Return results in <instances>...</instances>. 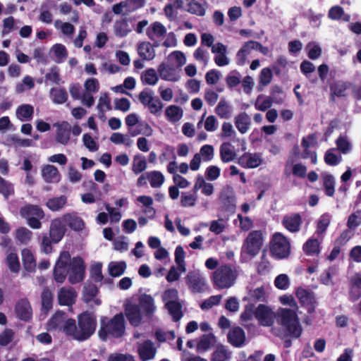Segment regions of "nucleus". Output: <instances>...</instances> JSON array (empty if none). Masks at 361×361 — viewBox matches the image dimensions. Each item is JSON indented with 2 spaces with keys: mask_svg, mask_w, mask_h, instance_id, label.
Segmentation results:
<instances>
[{
  "mask_svg": "<svg viewBox=\"0 0 361 361\" xmlns=\"http://www.w3.org/2000/svg\"><path fill=\"white\" fill-rule=\"evenodd\" d=\"M78 325L76 326L75 319L68 318L62 312H56L47 322V329L63 332L78 341L87 340L95 331V316L85 312L78 316Z\"/></svg>",
  "mask_w": 361,
  "mask_h": 361,
  "instance_id": "obj_1",
  "label": "nucleus"
},
{
  "mask_svg": "<svg viewBox=\"0 0 361 361\" xmlns=\"http://www.w3.org/2000/svg\"><path fill=\"white\" fill-rule=\"evenodd\" d=\"M279 301L283 305H288L292 309L279 308L277 310L276 317L277 322L283 328V332L277 335L281 338L290 336L298 338L302 334V327L296 313L298 309V304L292 295H283L279 298Z\"/></svg>",
  "mask_w": 361,
  "mask_h": 361,
  "instance_id": "obj_2",
  "label": "nucleus"
},
{
  "mask_svg": "<svg viewBox=\"0 0 361 361\" xmlns=\"http://www.w3.org/2000/svg\"><path fill=\"white\" fill-rule=\"evenodd\" d=\"M85 265L82 259L75 257L71 259V255L67 251H63L56 263L54 276L58 283H63L68 274V281L75 284L82 281L85 277Z\"/></svg>",
  "mask_w": 361,
  "mask_h": 361,
  "instance_id": "obj_3",
  "label": "nucleus"
},
{
  "mask_svg": "<svg viewBox=\"0 0 361 361\" xmlns=\"http://www.w3.org/2000/svg\"><path fill=\"white\" fill-rule=\"evenodd\" d=\"M156 311L154 298L146 293L134 295L126 303V315L129 322L135 326H139L145 317L152 318Z\"/></svg>",
  "mask_w": 361,
  "mask_h": 361,
  "instance_id": "obj_4",
  "label": "nucleus"
},
{
  "mask_svg": "<svg viewBox=\"0 0 361 361\" xmlns=\"http://www.w3.org/2000/svg\"><path fill=\"white\" fill-rule=\"evenodd\" d=\"M240 273L238 267L224 264L212 273V281L218 290L228 289L235 284Z\"/></svg>",
  "mask_w": 361,
  "mask_h": 361,
  "instance_id": "obj_5",
  "label": "nucleus"
},
{
  "mask_svg": "<svg viewBox=\"0 0 361 361\" xmlns=\"http://www.w3.org/2000/svg\"><path fill=\"white\" fill-rule=\"evenodd\" d=\"M124 332L125 322L122 314H116L111 319L104 317L102 319L99 336L102 340H106L109 336L121 337Z\"/></svg>",
  "mask_w": 361,
  "mask_h": 361,
  "instance_id": "obj_6",
  "label": "nucleus"
},
{
  "mask_svg": "<svg viewBox=\"0 0 361 361\" xmlns=\"http://www.w3.org/2000/svg\"><path fill=\"white\" fill-rule=\"evenodd\" d=\"M263 245V235L259 231L250 232L241 248V261L247 262L255 257Z\"/></svg>",
  "mask_w": 361,
  "mask_h": 361,
  "instance_id": "obj_7",
  "label": "nucleus"
},
{
  "mask_svg": "<svg viewBox=\"0 0 361 361\" xmlns=\"http://www.w3.org/2000/svg\"><path fill=\"white\" fill-rule=\"evenodd\" d=\"M271 255L278 259L286 258L290 252V243L288 239L281 233H275L269 245Z\"/></svg>",
  "mask_w": 361,
  "mask_h": 361,
  "instance_id": "obj_8",
  "label": "nucleus"
},
{
  "mask_svg": "<svg viewBox=\"0 0 361 361\" xmlns=\"http://www.w3.org/2000/svg\"><path fill=\"white\" fill-rule=\"evenodd\" d=\"M20 214L32 228L39 229L42 227L40 220L44 217V212L39 206L27 204L20 209Z\"/></svg>",
  "mask_w": 361,
  "mask_h": 361,
  "instance_id": "obj_9",
  "label": "nucleus"
},
{
  "mask_svg": "<svg viewBox=\"0 0 361 361\" xmlns=\"http://www.w3.org/2000/svg\"><path fill=\"white\" fill-rule=\"evenodd\" d=\"M167 30L160 22L156 21L149 25L146 30V35L152 41L155 47H158L160 42L166 35Z\"/></svg>",
  "mask_w": 361,
  "mask_h": 361,
  "instance_id": "obj_10",
  "label": "nucleus"
},
{
  "mask_svg": "<svg viewBox=\"0 0 361 361\" xmlns=\"http://www.w3.org/2000/svg\"><path fill=\"white\" fill-rule=\"evenodd\" d=\"M157 72L160 78L165 81L176 82L180 79V71L165 62H162L158 66Z\"/></svg>",
  "mask_w": 361,
  "mask_h": 361,
  "instance_id": "obj_11",
  "label": "nucleus"
},
{
  "mask_svg": "<svg viewBox=\"0 0 361 361\" xmlns=\"http://www.w3.org/2000/svg\"><path fill=\"white\" fill-rule=\"evenodd\" d=\"M295 295L302 306L304 307L309 313H312L314 311L316 300L314 293L312 291L299 287L296 290Z\"/></svg>",
  "mask_w": 361,
  "mask_h": 361,
  "instance_id": "obj_12",
  "label": "nucleus"
},
{
  "mask_svg": "<svg viewBox=\"0 0 361 361\" xmlns=\"http://www.w3.org/2000/svg\"><path fill=\"white\" fill-rule=\"evenodd\" d=\"M187 283L192 292L200 293L204 290L207 280L200 271H195L188 273L186 276Z\"/></svg>",
  "mask_w": 361,
  "mask_h": 361,
  "instance_id": "obj_13",
  "label": "nucleus"
},
{
  "mask_svg": "<svg viewBox=\"0 0 361 361\" xmlns=\"http://www.w3.org/2000/svg\"><path fill=\"white\" fill-rule=\"evenodd\" d=\"M66 231V227L62 216L54 219L51 221L49 236L53 243H57L61 240Z\"/></svg>",
  "mask_w": 361,
  "mask_h": 361,
  "instance_id": "obj_14",
  "label": "nucleus"
},
{
  "mask_svg": "<svg viewBox=\"0 0 361 361\" xmlns=\"http://www.w3.org/2000/svg\"><path fill=\"white\" fill-rule=\"evenodd\" d=\"M144 2V0H125L114 5L112 11L115 14H128L142 7Z\"/></svg>",
  "mask_w": 361,
  "mask_h": 361,
  "instance_id": "obj_15",
  "label": "nucleus"
},
{
  "mask_svg": "<svg viewBox=\"0 0 361 361\" xmlns=\"http://www.w3.org/2000/svg\"><path fill=\"white\" fill-rule=\"evenodd\" d=\"M255 317L263 326H271L275 317L274 313L267 306L259 305L255 311Z\"/></svg>",
  "mask_w": 361,
  "mask_h": 361,
  "instance_id": "obj_16",
  "label": "nucleus"
},
{
  "mask_svg": "<svg viewBox=\"0 0 361 361\" xmlns=\"http://www.w3.org/2000/svg\"><path fill=\"white\" fill-rule=\"evenodd\" d=\"M263 159L259 154L245 153L241 155L238 163L243 168L253 169L262 164Z\"/></svg>",
  "mask_w": 361,
  "mask_h": 361,
  "instance_id": "obj_17",
  "label": "nucleus"
},
{
  "mask_svg": "<svg viewBox=\"0 0 361 361\" xmlns=\"http://www.w3.org/2000/svg\"><path fill=\"white\" fill-rule=\"evenodd\" d=\"M212 52L215 54L214 62L218 66L229 64L230 60L226 56L227 48L222 43L218 42L212 47Z\"/></svg>",
  "mask_w": 361,
  "mask_h": 361,
  "instance_id": "obj_18",
  "label": "nucleus"
},
{
  "mask_svg": "<svg viewBox=\"0 0 361 361\" xmlns=\"http://www.w3.org/2000/svg\"><path fill=\"white\" fill-rule=\"evenodd\" d=\"M66 227L68 226L75 231H80L84 229L85 224L83 219L76 213H66L61 216Z\"/></svg>",
  "mask_w": 361,
  "mask_h": 361,
  "instance_id": "obj_19",
  "label": "nucleus"
},
{
  "mask_svg": "<svg viewBox=\"0 0 361 361\" xmlns=\"http://www.w3.org/2000/svg\"><path fill=\"white\" fill-rule=\"evenodd\" d=\"M77 293L72 287H63L58 292V300L61 305L71 306L76 300Z\"/></svg>",
  "mask_w": 361,
  "mask_h": 361,
  "instance_id": "obj_20",
  "label": "nucleus"
},
{
  "mask_svg": "<svg viewBox=\"0 0 361 361\" xmlns=\"http://www.w3.org/2000/svg\"><path fill=\"white\" fill-rule=\"evenodd\" d=\"M302 219L299 214L286 215L282 220L283 226L290 232L296 233L300 230Z\"/></svg>",
  "mask_w": 361,
  "mask_h": 361,
  "instance_id": "obj_21",
  "label": "nucleus"
},
{
  "mask_svg": "<svg viewBox=\"0 0 361 361\" xmlns=\"http://www.w3.org/2000/svg\"><path fill=\"white\" fill-rule=\"evenodd\" d=\"M137 351L140 358L142 361H147L153 359L157 352L154 344L149 341L140 343L137 347Z\"/></svg>",
  "mask_w": 361,
  "mask_h": 361,
  "instance_id": "obj_22",
  "label": "nucleus"
},
{
  "mask_svg": "<svg viewBox=\"0 0 361 361\" xmlns=\"http://www.w3.org/2000/svg\"><path fill=\"white\" fill-rule=\"evenodd\" d=\"M228 342L233 346L240 348L245 341V334L240 327H234L228 334Z\"/></svg>",
  "mask_w": 361,
  "mask_h": 361,
  "instance_id": "obj_23",
  "label": "nucleus"
},
{
  "mask_svg": "<svg viewBox=\"0 0 361 361\" xmlns=\"http://www.w3.org/2000/svg\"><path fill=\"white\" fill-rule=\"evenodd\" d=\"M234 124L239 133L245 134L250 128L251 118L245 112H241L234 118Z\"/></svg>",
  "mask_w": 361,
  "mask_h": 361,
  "instance_id": "obj_24",
  "label": "nucleus"
},
{
  "mask_svg": "<svg viewBox=\"0 0 361 361\" xmlns=\"http://www.w3.org/2000/svg\"><path fill=\"white\" fill-rule=\"evenodd\" d=\"M215 113L221 118L228 119L233 114V106L224 97H221L215 108Z\"/></svg>",
  "mask_w": 361,
  "mask_h": 361,
  "instance_id": "obj_25",
  "label": "nucleus"
},
{
  "mask_svg": "<svg viewBox=\"0 0 361 361\" xmlns=\"http://www.w3.org/2000/svg\"><path fill=\"white\" fill-rule=\"evenodd\" d=\"M154 47L149 42H140L137 46V53L143 60L152 61L156 56Z\"/></svg>",
  "mask_w": 361,
  "mask_h": 361,
  "instance_id": "obj_26",
  "label": "nucleus"
},
{
  "mask_svg": "<svg viewBox=\"0 0 361 361\" xmlns=\"http://www.w3.org/2000/svg\"><path fill=\"white\" fill-rule=\"evenodd\" d=\"M221 200L228 209H233L235 206V196L233 188L231 185H226L221 192Z\"/></svg>",
  "mask_w": 361,
  "mask_h": 361,
  "instance_id": "obj_27",
  "label": "nucleus"
},
{
  "mask_svg": "<svg viewBox=\"0 0 361 361\" xmlns=\"http://www.w3.org/2000/svg\"><path fill=\"white\" fill-rule=\"evenodd\" d=\"M219 154L224 163L233 161L235 157L234 146L228 142H223L219 147Z\"/></svg>",
  "mask_w": 361,
  "mask_h": 361,
  "instance_id": "obj_28",
  "label": "nucleus"
},
{
  "mask_svg": "<svg viewBox=\"0 0 361 361\" xmlns=\"http://www.w3.org/2000/svg\"><path fill=\"white\" fill-rule=\"evenodd\" d=\"M42 176L44 181L49 183H58L60 180L59 172L53 165H46L43 167Z\"/></svg>",
  "mask_w": 361,
  "mask_h": 361,
  "instance_id": "obj_29",
  "label": "nucleus"
},
{
  "mask_svg": "<svg viewBox=\"0 0 361 361\" xmlns=\"http://www.w3.org/2000/svg\"><path fill=\"white\" fill-rule=\"evenodd\" d=\"M17 316L23 320H28L32 315V310L27 300L22 299L16 305Z\"/></svg>",
  "mask_w": 361,
  "mask_h": 361,
  "instance_id": "obj_30",
  "label": "nucleus"
},
{
  "mask_svg": "<svg viewBox=\"0 0 361 361\" xmlns=\"http://www.w3.org/2000/svg\"><path fill=\"white\" fill-rule=\"evenodd\" d=\"M71 125L63 121L57 124L56 140L62 145H66L70 140Z\"/></svg>",
  "mask_w": 361,
  "mask_h": 361,
  "instance_id": "obj_31",
  "label": "nucleus"
},
{
  "mask_svg": "<svg viewBox=\"0 0 361 361\" xmlns=\"http://www.w3.org/2000/svg\"><path fill=\"white\" fill-rule=\"evenodd\" d=\"M34 114V107L28 104H24L18 106L16 111V115L20 121H29L32 119Z\"/></svg>",
  "mask_w": 361,
  "mask_h": 361,
  "instance_id": "obj_32",
  "label": "nucleus"
},
{
  "mask_svg": "<svg viewBox=\"0 0 361 361\" xmlns=\"http://www.w3.org/2000/svg\"><path fill=\"white\" fill-rule=\"evenodd\" d=\"M165 116L168 121L174 123L182 118L183 110L178 106L170 105L165 109Z\"/></svg>",
  "mask_w": 361,
  "mask_h": 361,
  "instance_id": "obj_33",
  "label": "nucleus"
},
{
  "mask_svg": "<svg viewBox=\"0 0 361 361\" xmlns=\"http://www.w3.org/2000/svg\"><path fill=\"white\" fill-rule=\"evenodd\" d=\"M254 49V41L246 42L236 54V63L238 65L242 66L245 64L247 58L251 54Z\"/></svg>",
  "mask_w": 361,
  "mask_h": 361,
  "instance_id": "obj_34",
  "label": "nucleus"
},
{
  "mask_svg": "<svg viewBox=\"0 0 361 361\" xmlns=\"http://www.w3.org/2000/svg\"><path fill=\"white\" fill-rule=\"evenodd\" d=\"M335 143L336 149H338L341 154H348L353 149V144L345 134L340 135L336 140Z\"/></svg>",
  "mask_w": 361,
  "mask_h": 361,
  "instance_id": "obj_35",
  "label": "nucleus"
},
{
  "mask_svg": "<svg viewBox=\"0 0 361 361\" xmlns=\"http://www.w3.org/2000/svg\"><path fill=\"white\" fill-rule=\"evenodd\" d=\"M331 221V215L330 214L324 213L321 215L317 221V229L315 234L322 238Z\"/></svg>",
  "mask_w": 361,
  "mask_h": 361,
  "instance_id": "obj_36",
  "label": "nucleus"
},
{
  "mask_svg": "<svg viewBox=\"0 0 361 361\" xmlns=\"http://www.w3.org/2000/svg\"><path fill=\"white\" fill-rule=\"evenodd\" d=\"M159 73L152 68L144 71L141 74V81L143 85L154 86L159 80Z\"/></svg>",
  "mask_w": 361,
  "mask_h": 361,
  "instance_id": "obj_37",
  "label": "nucleus"
},
{
  "mask_svg": "<svg viewBox=\"0 0 361 361\" xmlns=\"http://www.w3.org/2000/svg\"><path fill=\"white\" fill-rule=\"evenodd\" d=\"M338 274V268L336 266L330 267L321 274L319 281L325 286H334L333 278Z\"/></svg>",
  "mask_w": 361,
  "mask_h": 361,
  "instance_id": "obj_38",
  "label": "nucleus"
},
{
  "mask_svg": "<svg viewBox=\"0 0 361 361\" xmlns=\"http://www.w3.org/2000/svg\"><path fill=\"white\" fill-rule=\"evenodd\" d=\"M21 255L25 269L30 272L35 271L37 264L31 250L24 248L22 250Z\"/></svg>",
  "mask_w": 361,
  "mask_h": 361,
  "instance_id": "obj_39",
  "label": "nucleus"
},
{
  "mask_svg": "<svg viewBox=\"0 0 361 361\" xmlns=\"http://www.w3.org/2000/svg\"><path fill=\"white\" fill-rule=\"evenodd\" d=\"M197 202V192H182L180 197V204L183 207H193L196 205Z\"/></svg>",
  "mask_w": 361,
  "mask_h": 361,
  "instance_id": "obj_40",
  "label": "nucleus"
},
{
  "mask_svg": "<svg viewBox=\"0 0 361 361\" xmlns=\"http://www.w3.org/2000/svg\"><path fill=\"white\" fill-rule=\"evenodd\" d=\"M269 289L268 285H262L261 286L249 289L248 295L252 300L265 301Z\"/></svg>",
  "mask_w": 361,
  "mask_h": 361,
  "instance_id": "obj_41",
  "label": "nucleus"
},
{
  "mask_svg": "<svg viewBox=\"0 0 361 361\" xmlns=\"http://www.w3.org/2000/svg\"><path fill=\"white\" fill-rule=\"evenodd\" d=\"M130 31L131 29L126 19L116 20L114 24V32L118 37H125Z\"/></svg>",
  "mask_w": 361,
  "mask_h": 361,
  "instance_id": "obj_42",
  "label": "nucleus"
},
{
  "mask_svg": "<svg viewBox=\"0 0 361 361\" xmlns=\"http://www.w3.org/2000/svg\"><path fill=\"white\" fill-rule=\"evenodd\" d=\"M97 108L99 111V118L104 121L105 112L111 109L110 99L106 93L101 94Z\"/></svg>",
  "mask_w": 361,
  "mask_h": 361,
  "instance_id": "obj_43",
  "label": "nucleus"
},
{
  "mask_svg": "<svg viewBox=\"0 0 361 361\" xmlns=\"http://www.w3.org/2000/svg\"><path fill=\"white\" fill-rule=\"evenodd\" d=\"M147 168V162L145 157L140 154H135L133 159L132 171L135 174H140L145 171Z\"/></svg>",
  "mask_w": 361,
  "mask_h": 361,
  "instance_id": "obj_44",
  "label": "nucleus"
},
{
  "mask_svg": "<svg viewBox=\"0 0 361 361\" xmlns=\"http://www.w3.org/2000/svg\"><path fill=\"white\" fill-rule=\"evenodd\" d=\"M324 159L327 165L337 166L342 161L343 158L336 148H330L325 152Z\"/></svg>",
  "mask_w": 361,
  "mask_h": 361,
  "instance_id": "obj_45",
  "label": "nucleus"
},
{
  "mask_svg": "<svg viewBox=\"0 0 361 361\" xmlns=\"http://www.w3.org/2000/svg\"><path fill=\"white\" fill-rule=\"evenodd\" d=\"M317 136L314 134H310L307 137H303L302 140V147H303V152L302 153V158L307 159L310 154V148L317 145Z\"/></svg>",
  "mask_w": 361,
  "mask_h": 361,
  "instance_id": "obj_46",
  "label": "nucleus"
},
{
  "mask_svg": "<svg viewBox=\"0 0 361 361\" xmlns=\"http://www.w3.org/2000/svg\"><path fill=\"white\" fill-rule=\"evenodd\" d=\"M273 78V73L271 70L269 68H264L261 70L258 80H259V85L258 90L262 91L264 87L268 86Z\"/></svg>",
  "mask_w": 361,
  "mask_h": 361,
  "instance_id": "obj_47",
  "label": "nucleus"
},
{
  "mask_svg": "<svg viewBox=\"0 0 361 361\" xmlns=\"http://www.w3.org/2000/svg\"><path fill=\"white\" fill-rule=\"evenodd\" d=\"M231 357V352L226 347L218 345L212 353L211 361H228Z\"/></svg>",
  "mask_w": 361,
  "mask_h": 361,
  "instance_id": "obj_48",
  "label": "nucleus"
},
{
  "mask_svg": "<svg viewBox=\"0 0 361 361\" xmlns=\"http://www.w3.org/2000/svg\"><path fill=\"white\" fill-rule=\"evenodd\" d=\"M67 202V197L65 195L54 197L47 200V207L53 212H57L64 207Z\"/></svg>",
  "mask_w": 361,
  "mask_h": 361,
  "instance_id": "obj_49",
  "label": "nucleus"
},
{
  "mask_svg": "<svg viewBox=\"0 0 361 361\" xmlns=\"http://www.w3.org/2000/svg\"><path fill=\"white\" fill-rule=\"evenodd\" d=\"M351 87V84L347 82L338 81L331 86V92L332 96L344 97L347 94V90Z\"/></svg>",
  "mask_w": 361,
  "mask_h": 361,
  "instance_id": "obj_50",
  "label": "nucleus"
},
{
  "mask_svg": "<svg viewBox=\"0 0 361 361\" xmlns=\"http://www.w3.org/2000/svg\"><path fill=\"white\" fill-rule=\"evenodd\" d=\"M273 104V99L264 94H259L254 104L256 110L265 111L268 110Z\"/></svg>",
  "mask_w": 361,
  "mask_h": 361,
  "instance_id": "obj_51",
  "label": "nucleus"
},
{
  "mask_svg": "<svg viewBox=\"0 0 361 361\" xmlns=\"http://www.w3.org/2000/svg\"><path fill=\"white\" fill-rule=\"evenodd\" d=\"M50 98L54 104H61L68 99V93L63 88H51L50 90Z\"/></svg>",
  "mask_w": 361,
  "mask_h": 361,
  "instance_id": "obj_52",
  "label": "nucleus"
},
{
  "mask_svg": "<svg viewBox=\"0 0 361 361\" xmlns=\"http://www.w3.org/2000/svg\"><path fill=\"white\" fill-rule=\"evenodd\" d=\"M126 267V263L123 261H113L111 262L108 265V271L111 276L118 277L124 273Z\"/></svg>",
  "mask_w": 361,
  "mask_h": 361,
  "instance_id": "obj_53",
  "label": "nucleus"
},
{
  "mask_svg": "<svg viewBox=\"0 0 361 361\" xmlns=\"http://www.w3.org/2000/svg\"><path fill=\"white\" fill-rule=\"evenodd\" d=\"M148 173V181L152 188H159L164 184L165 178L161 172L159 171H152Z\"/></svg>",
  "mask_w": 361,
  "mask_h": 361,
  "instance_id": "obj_54",
  "label": "nucleus"
},
{
  "mask_svg": "<svg viewBox=\"0 0 361 361\" xmlns=\"http://www.w3.org/2000/svg\"><path fill=\"white\" fill-rule=\"evenodd\" d=\"M51 51L53 53L54 60L57 63H62L68 56L67 49L66 47L61 44L54 45Z\"/></svg>",
  "mask_w": 361,
  "mask_h": 361,
  "instance_id": "obj_55",
  "label": "nucleus"
},
{
  "mask_svg": "<svg viewBox=\"0 0 361 361\" xmlns=\"http://www.w3.org/2000/svg\"><path fill=\"white\" fill-rule=\"evenodd\" d=\"M228 219L219 218L210 222L209 231L215 234L223 233L228 227Z\"/></svg>",
  "mask_w": 361,
  "mask_h": 361,
  "instance_id": "obj_56",
  "label": "nucleus"
},
{
  "mask_svg": "<svg viewBox=\"0 0 361 361\" xmlns=\"http://www.w3.org/2000/svg\"><path fill=\"white\" fill-rule=\"evenodd\" d=\"M214 341V336L212 334H204L200 337L197 343V351L200 353L209 350Z\"/></svg>",
  "mask_w": 361,
  "mask_h": 361,
  "instance_id": "obj_57",
  "label": "nucleus"
},
{
  "mask_svg": "<svg viewBox=\"0 0 361 361\" xmlns=\"http://www.w3.org/2000/svg\"><path fill=\"white\" fill-rule=\"evenodd\" d=\"M320 242L316 238H310L303 245L304 252L308 255H317L319 253Z\"/></svg>",
  "mask_w": 361,
  "mask_h": 361,
  "instance_id": "obj_58",
  "label": "nucleus"
},
{
  "mask_svg": "<svg viewBox=\"0 0 361 361\" xmlns=\"http://www.w3.org/2000/svg\"><path fill=\"white\" fill-rule=\"evenodd\" d=\"M6 264L11 271L18 273L20 265L17 253L13 252L8 253L6 257Z\"/></svg>",
  "mask_w": 361,
  "mask_h": 361,
  "instance_id": "obj_59",
  "label": "nucleus"
},
{
  "mask_svg": "<svg viewBox=\"0 0 361 361\" xmlns=\"http://www.w3.org/2000/svg\"><path fill=\"white\" fill-rule=\"evenodd\" d=\"M8 144L16 148L27 147L32 146L33 142L30 139L20 138L18 135H13L7 140Z\"/></svg>",
  "mask_w": 361,
  "mask_h": 361,
  "instance_id": "obj_60",
  "label": "nucleus"
},
{
  "mask_svg": "<svg viewBox=\"0 0 361 361\" xmlns=\"http://www.w3.org/2000/svg\"><path fill=\"white\" fill-rule=\"evenodd\" d=\"M166 307L174 322H178L182 318V305L180 302L173 304L169 303Z\"/></svg>",
  "mask_w": 361,
  "mask_h": 361,
  "instance_id": "obj_61",
  "label": "nucleus"
},
{
  "mask_svg": "<svg viewBox=\"0 0 361 361\" xmlns=\"http://www.w3.org/2000/svg\"><path fill=\"white\" fill-rule=\"evenodd\" d=\"M56 29L60 30L61 33L67 37H72L75 32V27L70 23L63 22L61 20H56L54 22Z\"/></svg>",
  "mask_w": 361,
  "mask_h": 361,
  "instance_id": "obj_62",
  "label": "nucleus"
},
{
  "mask_svg": "<svg viewBox=\"0 0 361 361\" xmlns=\"http://www.w3.org/2000/svg\"><path fill=\"white\" fill-rule=\"evenodd\" d=\"M236 136V132L230 122H224L221 124L219 137L221 139L232 140Z\"/></svg>",
  "mask_w": 361,
  "mask_h": 361,
  "instance_id": "obj_63",
  "label": "nucleus"
},
{
  "mask_svg": "<svg viewBox=\"0 0 361 361\" xmlns=\"http://www.w3.org/2000/svg\"><path fill=\"white\" fill-rule=\"evenodd\" d=\"M16 238L22 244H27L32 239V232L25 227L18 228L16 231Z\"/></svg>",
  "mask_w": 361,
  "mask_h": 361,
  "instance_id": "obj_64",
  "label": "nucleus"
}]
</instances>
